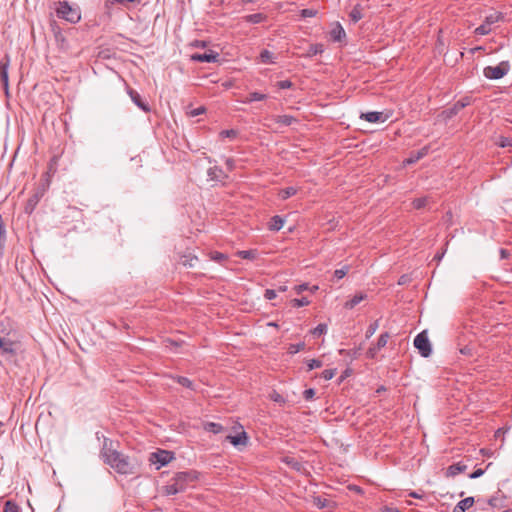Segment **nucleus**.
Listing matches in <instances>:
<instances>
[{"label": "nucleus", "instance_id": "obj_60", "mask_svg": "<svg viewBox=\"0 0 512 512\" xmlns=\"http://www.w3.org/2000/svg\"><path fill=\"white\" fill-rule=\"evenodd\" d=\"M484 474V470L483 469H476L474 472H472L469 477L471 479H476V478H479L480 476H482Z\"/></svg>", "mask_w": 512, "mask_h": 512}, {"label": "nucleus", "instance_id": "obj_61", "mask_svg": "<svg viewBox=\"0 0 512 512\" xmlns=\"http://www.w3.org/2000/svg\"><path fill=\"white\" fill-rule=\"evenodd\" d=\"M225 164H226V166H227L229 171H232L234 169L235 163H234V160L232 158H227L226 161H225Z\"/></svg>", "mask_w": 512, "mask_h": 512}, {"label": "nucleus", "instance_id": "obj_19", "mask_svg": "<svg viewBox=\"0 0 512 512\" xmlns=\"http://www.w3.org/2000/svg\"><path fill=\"white\" fill-rule=\"evenodd\" d=\"M54 175L50 174L49 172H45L41 179H40V182L37 186L36 189H38L39 191H41L42 193H46V191L49 189L50 187V184H51V181H52V178H53Z\"/></svg>", "mask_w": 512, "mask_h": 512}, {"label": "nucleus", "instance_id": "obj_58", "mask_svg": "<svg viewBox=\"0 0 512 512\" xmlns=\"http://www.w3.org/2000/svg\"><path fill=\"white\" fill-rule=\"evenodd\" d=\"M294 289H295V291H296V293H297V294H300V293H302V292H304V291L308 290V289H309V286H308V284L303 283V284H300V285L295 286V288H294Z\"/></svg>", "mask_w": 512, "mask_h": 512}, {"label": "nucleus", "instance_id": "obj_10", "mask_svg": "<svg viewBox=\"0 0 512 512\" xmlns=\"http://www.w3.org/2000/svg\"><path fill=\"white\" fill-rule=\"evenodd\" d=\"M390 338V334L388 332H384L382 333L379 338H378V341L376 343V345L374 346H371L368 350H367V357L370 358V359H374L376 358L377 356V353L380 349L384 348L388 342Z\"/></svg>", "mask_w": 512, "mask_h": 512}, {"label": "nucleus", "instance_id": "obj_59", "mask_svg": "<svg viewBox=\"0 0 512 512\" xmlns=\"http://www.w3.org/2000/svg\"><path fill=\"white\" fill-rule=\"evenodd\" d=\"M499 145L501 147H508V146H511V139L508 138V137H501L500 138V142H499Z\"/></svg>", "mask_w": 512, "mask_h": 512}, {"label": "nucleus", "instance_id": "obj_50", "mask_svg": "<svg viewBox=\"0 0 512 512\" xmlns=\"http://www.w3.org/2000/svg\"><path fill=\"white\" fill-rule=\"evenodd\" d=\"M270 399L276 403H279V404H284L285 403V399L284 397L279 394L278 392L276 391H273L271 394H270Z\"/></svg>", "mask_w": 512, "mask_h": 512}, {"label": "nucleus", "instance_id": "obj_52", "mask_svg": "<svg viewBox=\"0 0 512 512\" xmlns=\"http://www.w3.org/2000/svg\"><path fill=\"white\" fill-rule=\"evenodd\" d=\"M335 374H336L335 369H325L322 372V378L325 380H331L335 376Z\"/></svg>", "mask_w": 512, "mask_h": 512}, {"label": "nucleus", "instance_id": "obj_47", "mask_svg": "<svg viewBox=\"0 0 512 512\" xmlns=\"http://www.w3.org/2000/svg\"><path fill=\"white\" fill-rule=\"evenodd\" d=\"M238 135V131L235 130V129H228V130H222L220 132V137L221 138H231V139H234L236 138Z\"/></svg>", "mask_w": 512, "mask_h": 512}, {"label": "nucleus", "instance_id": "obj_43", "mask_svg": "<svg viewBox=\"0 0 512 512\" xmlns=\"http://www.w3.org/2000/svg\"><path fill=\"white\" fill-rule=\"evenodd\" d=\"M428 200H429L428 197L416 198L413 200L412 205L415 209H421L426 206V204L428 203Z\"/></svg>", "mask_w": 512, "mask_h": 512}, {"label": "nucleus", "instance_id": "obj_44", "mask_svg": "<svg viewBox=\"0 0 512 512\" xmlns=\"http://www.w3.org/2000/svg\"><path fill=\"white\" fill-rule=\"evenodd\" d=\"M291 304L293 307L300 308V307L309 305L310 301L306 297H302L300 299L295 298L291 301Z\"/></svg>", "mask_w": 512, "mask_h": 512}, {"label": "nucleus", "instance_id": "obj_16", "mask_svg": "<svg viewBox=\"0 0 512 512\" xmlns=\"http://www.w3.org/2000/svg\"><path fill=\"white\" fill-rule=\"evenodd\" d=\"M226 440H228L235 447L246 446L248 443V435L245 431H242L235 436L228 435Z\"/></svg>", "mask_w": 512, "mask_h": 512}, {"label": "nucleus", "instance_id": "obj_5", "mask_svg": "<svg viewBox=\"0 0 512 512\" xmlns=\"http://www.w3.org/2000/svg\"><path fill=\"white\" fill-rule=\"evenodd\" d=\"M198 472L195 470L178 472L172 478V481L176 482V485L182 488V492L185 491L191 484L198 480Z\"/></svg>", "mask_w": 512, "mask_h": 512}, {"label": "nucleus", "instance_id": "obj_39", "mask_svg": "<svg viewBox=\"0 0 512 512\" xmlns=\"http://www.w3.org/2000/svg\"><path fill=\"white\" fill-rule=\"evenodd\" d=\"M314 504L320 509L331 507L330 500H328L326 498L319 497V496L314 498Z\"/></svg>", "mask_w": 512, "mask_h": 512}, {"label": "nucleus", "instance_id": "obj_63", "mask_svg": "<svg viewBox=\"0 0 512 512\" xmlns=\"http://www.w3.org/2000/svg\"><path fill=\"white\" fill-rule=\"evenodd\" d=\"M382 512H400V510L394 507L385 506Z\"/></svg>", "mask_w": 512, "mask_h": 512}, {"label": "nucleus", "instance_id": "obj_6", "mask_svg": "<svg viewBox=\"0 0 512 512\" xmlns=\"http://www.w3.org/2000/svg\"><path fill=\"white\" fill-rule=\"evenodd\" d=\"M414 346L422 357H429L432 353L431 343L426 331L420 332L414 339Z\"/></svg>", "mask_w": 512, "mask_h": 512}, {"label": "nucleus", "instance_id": "obj_45", "mask_svg": "<svg viewBox=\"0 0 512 512\" xmlns=\"http://www.w3.org/2000/svg\"><path fill=\"white\" fill-rule=\"evenodd\" d=\"M305 347V343L304 342H300V343H296V344H290L289 347H288V352L290 354H296L298 352H300L301 350H303Z\"/></svg>", "mask_w": 512, "mask_h": 512}, {"label": "nucleus", "instance_id": "obj_54", "mask_svg": "<svg viewBox=\"0 0 512 512\" xmlns=\"http://www.w3.org/2000/svg\"><path fill=\"white\" fill-rule=\"evenodd\" d=\"M474 348L470 345H466L459 349L460 353L465 356H472Z\"/></svg>", "mask_w": 512, "mask_h": 512}, {"label": "nucleus", "instance_id": "obj_40", "mask_svg": "<svg viewBox=\"0 0 512 512\" xmlns=\"http://www.w3.org/2000/svg\"><path fill=\"white\" fill-rule=\"evenodd\" d=\"M323 51H324L323 45L316 43V44L310 45L308 54H309V56H315V55L323 53Z\"/></svg>", "mask_w": 512, "mask_h": 512}, {"label": "nucleus", "instance_id": "obj_4", "mask_svg": "<svg viewBox=\"0 0 512 512\" xmlns=\"http://www.w3.org/2000/svg\"><path fill=\"white\" fill-rule=\"evenodd\" d=\"M511 69L509 61H502L497 66H487L483 69V75L487 79L498 80L503 78Z\"/></svg>", "mask_w": 512, "mask_h": 512}, {"label": "nucleus", "instance_id": "obj_36", "mask_svg": "<svg viewBox=\"0 0 512 512\" xmlns=\"http://www.w3.org/2000/svg\"><path fill=\"white\" fill-rule=\"evenodd\" d=\"M173 379L181 386L194 390L193 382L189 378L184 376H176L173 377Z\"/></svg>", "mask_w": 512, "mask_h": 512}, {"label": "nucleus", "instance_id": "obj_57", "mask_svg": "<svg viewBox=\"0 0 512 512\" xmlns=\"http://www.w3.org/2000/svg\"><path fill=\"white\" fill-rule=\"evenodd\" d=\"M315 396V390L313 388L306 389L303 393V397L305 400H311Z\"/></svg>", "mask_w": 512, "mask_h": 512}, {"label": "nucleus", "instance_id": "obj_27", "mask_svg": "<svg viewBox=\"0 0 512 512\" xmlns=\"http://www.w3.org/2000/svg\"><path fill=\"white\" fill-rule=\"evenodd\" d=\"M182 492V488L176 485L175 481H172V483L167 484L163 487V494L166 496L175 495Z\"/></svg>", "mask_w": 512, "mask_h": 512}, {"label": "nucleus", "instance_id": "obj_34", "mask_svg": "<svg viewBox=\"0 0 512 512\" xmlns=\"http://www.w3.org/2000/svg\"><path fill=\"white\" fill-rule=\"evenodd\" d=\"M297 193V189L294 188V187H286V188H283L279 191V197L282 199V200H286L292 196H294L295 194Z\"/></svg>", "mask_w": 512, "mask_h": 512}, {"label": "nucleus", "instance_id": "obj_12", "mask_svg": "<svg viewBox=\"0 0 512 512\" xmlns=\"http://www.w3.org/2000/svg\"><path fill=\"white\" fill-rule=\"evenodd\" d=\"M219 54L213 50H208L204 53H195L191 56V60L195 62L214 63L217 62Z\"/></svg>", "mask_w": 512, "mask_h": 512}, {"label": "nucleus", "instance_id": "obj_20", "mask_svg": "<svg viewBox=\"0 0 512 512\" xmlns=\"http://www.w3.org/2000/svg\"><path fill=\"white\" fill-rule=\"evenodd\" d=\"M474 502V497L464 498L456 504L452 512H465L473 506Z\"/></svg>", "mask_w": 512, "mask_h": 512}, {"label": "nucleus", "instance_id": "obj_22", "mask_svg": "<svg viewBox=\"0 0 512 512\" xmlns=\"http://www.w3.org/2000/svg\"><path fill=\"white\" fill-rule=\"evenodd\" d=\"M331 39L335 42L342 41L346 37V33L340 23H337L335 27L330 31Z\"/></svg>", "mask_w": 512, "mask_h": 512}, {"label": "nucleus", "instance_id": "obj_29", "mask_svg": "<svg viewBox=\"0 0 512 512\" xmlns=\"http://www.w3.org/2000/svg\"><path fill=\"white\" fill-rule=\"evenodd\" d=\"M259 58L260 61L264 64H272L275 62L274 54L267 49H264L260 52Z\"/></svg>", "mask_w": 512, "mask_h": 512}, {"label": "nucleus", "instance_id": "obj_64", "mask_svg": "<svg viewBox=\"0 0 512 512\" xmlns=\"http://www.w3.org/2000/svg\"><path fill=\"white\" fill-rule=\"evenodd\" d=\"M409 496L412 497V498H416V499H422L423 498V495L419 494L418 492L416 491H412L409 493Z\"/></svg>", "mask_w": 512, "mask_h": 512}, {"label": "nucleus", "instance_id": "obj_18", "mask_svg": "<svg viewBox=\"0 0 512 512\" xmlns=\"http://www.w3.org/2000/svg\"><path fill=\"white\" fill-rule=\"evenodd\" d=\"M367 294L364 292H358L356 293L351 299L345 302L344 308L346 309H353L355 306H357L360 302L367 299Z\"/></svg>", "mask_w": 512, "mask_h": 512}, {"label": "nucleus", "instance_id": "obj_28", "mask_svg": "<svg viewBox=\"0 0 512 512\" xmlns=\"http://www.w3.org/2000/svg\"><path fill=\"white\" fill-rule=\"evenodd\" d=\"M282 461L296 471L303 468V464L294 457L285 456Z\"/></svg>", "mask_w": 512, "mask_h": 512}, {"label": "nucleus", "instance_id": "obj_15", "mask_svg": "<svg viewBox=\"0 0 512 512\" xmlns=\"http://www.w3.org/2000/svg\"><path fill=\"white\" fill-rule=\"evenodd\" d=\"M128 94H129L131 100L133 101V103L137 107H139L142 111H144V112L150 111V107H149L148 103H146L145 101L142 100L140 94L136 90L129 88Z\"/></svg>", "mask_w": 512, "mask_h": 512}, {"label": "nucleus", "instance_id": "obj_9", "mask_svg": "<svg viewBox=\"0 0 512 512\" xmlns=\"http://www.w3.org/2000/svg\"><path fill=\"white\" fill-rule=\"evenodd\" d=\"M174 458L173 453L166 450H158L151 454L150 461L154 464H159L158 468L167 465Z\"/></svg>", "mask_w": 512, "mask_h": 512}, {"label": "nucleus", "instance_id": "obj_1", "mask_svg": "<svg viewBox=\"0 0 512 512\" xmlns=\"http://www.w3.org/2000/svg\"><path fill=\"white\" fill-rule=\"evenodd\" d=\"M112 442L105 439L101 450V456L105 464L109 465L117 473L129 475L135 473L136 465L131 458L111 447Z\"/></svg>", "mask_w": 512, "mask_h": 512}, {"label": "nucleus", "instance_id": "obj_35", "mask_svg": "<svg viewBox=\"0 0 512 512\" xmlns=\"http://www.w3.org/2000/svg\"><path fill=\"white\" fill-rule=\"evenodd\" d=\"M204 429L208 432H212L214 434H218L223 430V426L219 423L215 422H207L204 424Z\"/></svg>", "mask_w": 512, "mask_h": 512}, {"label": "nucleus", "instance_id": "obj_37", "mask_svg": "<svg viewBox=\"0 0 512 512\" xmlns=\"http://www.w3.org/2000/svg\"><path fill=\"white\" fill-rule=\"evenodd\" d=\"M237 255L241 259L254 260L257 257V251L256 250H242V251H238Z\"/></svg>", "mask_w": 512, "mask_h": 512}, {"label": "nucleus", "instance_id": "obj_48", "mask_svg": "<svg viewBox=\"0 0 512 512\" xmlns=\"http://www.w3.org/2000/svg\"><path fill=\"white\" fill-rule=\"evenodd\" d=\"M327 332V325L326 324H318L312 331L313 335L320 336L322 334H325Z\"/></svg>", "mask_w": 512, "mask_h": 512}, {"label": "nucleus", "instance_id": "obj_53", "mask_svg": "<svg viewBox=\"0 0 512 512\" xmlns=\"http://www.w3.org/2000/svg\"><path fill=\"white\" fill-rule=\"evenodd\" d=\"M277 296V291L276 289H266L265 290V293H264V297L265 299L267 300H273L275 299Z\"/></svg>", "mask_w": 512, "mask_h": 512}, {"label": "nucleus", "instance_id": "obj_24", "mask_svg": "<svg viewBox=\"0 0 512 512\" xmlns=\"http://www.w3.org/2000/svg\"><path fill=\"white\" fill-rule=\"evenodd\" d=\"M363 7L360 4H356L351 12L349 13V17L353 23H357L359 20L363 18Z\"/></svg>", "mask_w": 512, "mask_h": 512}, {"label": "nucleus", "instance_id": "obj_41", "mask_svg": "<svg viewBox=\"0 0 512 512\" xmlns=\"http://www.w3.org/2000/svg\"><path fill=\"white\" fill-rule=\"evenodd\" d=\"M210 258L215 262L223 263L228 259V256L224 253L215 251L210 253Z\"/></svg>", "mask_w": 512, "mask_h": 512}, {"label": "nucleus", "instance_id": "obj_46", "mask_svg": "<svg viewBox=\"0 0 512 512\" xmlns=\"http://www.w3.org/2000/svg\"><path fill=\"white\" fill-rule=\"evenodd\" d=\"M266 98L265 94L259 93V92H251L248 95L247 101L248 102H254V101H262Z\"/></svg>", "mask_w": 512, "mask_h": 512}, {"label": "nucleus", "instance_id": "obj_31", "mask_svg": "<svg viewBox=\"0 0 512 512\" xmlns=\"http://www.w3.org/2000/svg\"><path fill=\"white\" fill-rule=\"evenodd\" d=\"M140 0H105L104 7L106 10H110L112 5L121 4L123 6H127V3H139Z\"/></svg>", "mask_w": 512, "mask_h": 512}, {"label": "nucleus", "instance_id": "obj_3", "mask_svg": "<svg viewBox=\"0 0 512 512\" xmlns=\"http://www.w3.org/2000/svg\"><path fill=\"white\" fill-rule=\"evenodd\" d=\"M57 15L70 23H77L81 19V13L79 8L72 7L67 1L59 2L57 8Z\"/></svg>", "mask_w": 512, "mask_h": 512}, {"label": "nucleus", "instance_id": "obj_42", "mask_svg": "<svg viewBox=\"0 0 512 512\" xmlns=\"http://www.w3.org/2000/svg\"><path fill=\"white\" fill-rule=\"evenodd\" d=\"M379 328V320H375L374 322L370 323V325L367 327L365 337L369 339Z\"/></svg>", "mask_w": 512, "mask_h": 512}, {"label": "nucleus", "instance_id": "obj_62", "mask_svg": "<svg viewBox=\"0 0 512 512\" xmlns=\"http://www.w3.org/2000/svg\"><path fill=\"white\" fill-rule=\"evenodd\" d=\"M202 112H204V108L203 107H200V108H197V109H194L190 112V115L191 116H198L200 115Z\"/></svg>", "mask_w": 512, "mask_h": 512}, {"label": "nucleus", "instance_id": "obj_2", "mask_svg": "<svg viewBox=\"0 0 512 512\" xmlns=\"http://www.w3.org/2000/svg\"><path fill=\"white\" fill-rule=\"evenodd\" d=\"M20 343L10 333L0 335V355L7 360H11L17 355Z\"/></svg>", "mask_w": 512, "mask_h": 512}, {"label": "nucleus", "instance_id": "obj_23", "mask_svg": "<svg viewBox=\"0 0 512 512\" xmlns=\"http://www.w3.org/2000/svg\"><path fill=\"white\" fill-rule=\"evenodd\" d=\"M267 16L263 13H255L244 16V21L251 24H259L264 22Z\"/></svg>", "mask_w": 512, "mask_h": 512}, {"label": "nucleus", "instance_id": "obj_32", "mask_svg": "<svg viewBox=\"0 0 512 512\" xmlns=\"http://www.w3.org/2000/svg\"><path fill=\"white\" fill-rule=\"evenodd\" d=\"M296 119L291 115H278L275 118V122L284 126H290Z\"/></svg>", "mask_w": 512, "mask_h": 512}, {"label": "nucleus", "instance_id": "obj_14", "mask_svg": "<svg viewBox=\"0 0 512 512\" xmlns=\"http://www.w3.org/2000/svg\"><path fill=\"white\" fill-rule=\"evenodd\" d=\"M207 175L211 181L223 182L228 178V175L218 166L210 167Z\"/></svg>", "mask_w": 512, "mask_h": 512}, {"label": "nucleus", "instance_id": "obj_55", "mask_svg": "<svg viewBox=\"0 0 512 512\" xmlns=\"http://www.w3.org/2000/svg\"><path fill=\"white\" fill-rule=\"evenodd\" d=\"M293 86V83L290 80H281L277 82V87L279 89H289Z\"/></svg>", "mask_w": 512, "mask_h": 512}, {"label": "nucleus", "instance_id": "obj_26", "mask_svg": "<svg viewBox=\"0 0 512 512\" xmlns=\"http://www.w3.org/2000/svg\"><path fill=\"white\" fill-rule=\"evenodd\" d=\"M6 229L5 224L3 222L2 216L0 215V256L4 254L5 243H6Z\"/></svg>", "mask_w": 512, "mask_h": 512}, {"label": "nucleus", "instance_id": "obj_13", "mask_svg": "<svg viewBox=\"0 0 512 512\" xmlns=\"http://www.w3.org/2000/svg\"><path fill=\"white\" fill-rule=\"evenodd\" d=\"M469 104H470V100L468 97L462 98V99L458 100L451 108L443 111V114H445L446 118H452L453 116L457 115L463 108H465Z\"/></svg>", "mask_w": 512, "mask_h": 512}, {"label": "nucleus", "instance_id": "obj_21", "mask_svg": "<svg viewBox=\"0 0 512 512\" xmlns=\"http://www.w3.org/2000/svg\"><path fill=\"white\" fill-rule=\"evenodd\" d=\"M467 469V465L458 462L455 464L450 465L446 470V476L447 477H455L456 475L464 472Z\"/></svg>", "mask_w": 512, "mask_h": 512}, {"label": "nucleus", "instance_id": "obj_38", "mask_svg": "<svg viewBox=\"0 0 512 512\" xmlns=\"http://www.w3.org/2000/svg\"><path fill=\"white\" fill-rule=\"evenodd\" d=\"M3 512H21V509L16 502L12 500H7L4 504Z\"/></svg>", "mask_w": 512, "mask_h": 512}, {"label": "nucleus", "instance_id": "obj_25", "mask_svg": "<svg viewBox=\"0 0 512 512\" xmlns=\"http://www.w3.org/2000/svg\"><path fill=\"white\" fill-rule=\"evenodd\" d=\"M284 225V219L278 215L276 216H273L271 219H270V222H269V230L271 231H279Z\"/></svg>", "mask_w": 512, "mask_h": 512}, {"label": "nucleus", "instance_id": "obj_8", "mask_svg": "<svg viewBox=\"0 0 512 512\" xmlns=\"http://www.w3.org/2000/svg\"><path fill=\"white\" fill-rule=\"evenodd\" d=\"M10 56L9 54H5L4 57L0 60V82L2 83L4 92L6 96H9V75L8 70L10 67Z\"/></svg>", "mask_w": 512, "mask_h": 512}, {"label": "nucleus", "instance_id": "obj_30", "mask_svg": "<svg viewBox=\"0 0 512 512\" xmlns=\"http://www.w3.org/2000/svg\"><path fill=\"white\" fill-rule=\"evenodd\" d=\"M59 159H60V157L58 155L52 156L48 162L46 171L52 175H55L58 170Z\"/></svg>", "mask_w": 512, "mask_h": 512}, {"label": "nucleus", "instance_id": "obj_17", "mask_svg": "<svg viewBox=\"0 0 512 512\" xmlns=\"http://www.w3.org/2000/svg\"><path fill=\"white\" fill-rule=\"evenodd\" d=\"M361 119H365L370 123H378L384 122L386 120V117L382 112L373 111L361 114Z\"/></svg>", "mask_w": 512, "mask_h": 512}, {"label": "nucleus", "instance_id": "obj_11", "mask_svg": "<svg viewBox=\"0 0 512 512\" xmlns=\"http://www.w3.org/2000/svg\"><path fill=\"white\" fill-rule=\"evenodd\" d=\"M43 196L44 193H42L38 189H35L34 193L26 201V204L24 206V212L29 215L32 214Z\"/></svg>", "mask_w": 512, "mask_h": 512}, {"label": "nucleus", "instance_id": "obj_33", "mask_svg": "<svg viewBox=\"0 0 512 512\" xmlns=\"http://www.w3.org/2000/svg\"><path fill=\"white\" fill-rule=\"evenodd\" d=\"M427 148H423L422 150L416 152V153H412L411 156L406 159V163L407 164H413V163H416L418 160H420L422 157H424L426 154H427Z\"/></svg>", "mask_w": 512, "mask_h": 512}, {"label": "nucleus", "instance_id": "obj_51", "mask_svg": "<svg viewBox=\"0 0 512 512\" xmlns=\"http://www.w3.org/2000/svg\"><path fill=\"white\" fill-rule=\"evenodd\" d=\"M308 371H311L313 369H316V368H320L322 366V361L318 360V359H311L308 364Z\"/></svg>", "mask_w": 512, "mask_h": 512}, {"label": "nucleus", "instance_id": "obj_49", "mask_svg": "<svg viewBox=\"0 0 512 512\" xmlns=\"http://www.w3.org/2000/svg\"><path fill=\"white\" fill-rule=\"evenodd\" d=\"M348 270H349L348 266H345L341 269H336L334 271V278H336L337 280L342 279L348 273Z\"/></svg>", "mask_w": 512, "mask_h": 512}, {"label": "nucleus", "instance_id": "obj_56", "mask_svg": "<svg viewBox=\"0 0 512 512\" xmlns=\"http://www.w3.org/2000/svg\"><path fill=\"white\" fill-rule=\"evenodd\" d=\"M317 11L313 9H303L301 10V16L303 18H310L316 16Z\"/></svg>", "mask_w": 512, "mask_h": 512}, {"label": "nucleus", "instance_id": "obj_7", "mask_svg": "<svg viewBox=\"0 0 512 512\" xmlns=\"http://www.w3.org/2000/svg\"><path fill=\"white\" fill-rule=\"evenodd\" d=\"M501 19H502L501 13H493V14L486 16L483 23L475 29L474 33L476 35H481V36L489 34L492 30V25L497 23Z\"/></svg>", "mask_w": 512, "mask_h": 512}]
</instances>
